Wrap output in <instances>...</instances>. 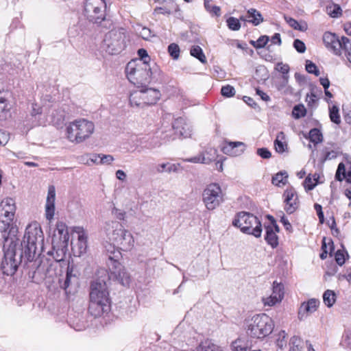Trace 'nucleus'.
Instances as JSON below:
<instances>
[{"label":"nucleus","instance_id":"obj_1","mask_svg":"<svg viewBox=\"0 0 351 351\" xmlns=\"http://www.w3.org/2000/svg\"><path fill=\"white\" fill-rule=\"evenodd\" d=\"M99 277L91 284L88 311L94 317H99L110 310L108 282L110 280L106 270L98 271Z\"/></svg>","mask_w":351,"mask_h":351},{"label":"nucleus","instance_id":"obj_2","mask_svg":"<svg viewBox=\"0 0 351 351\" xmlns=\"http://www.w3.org/2000/svg\"><path fill=\"white\" fill-rule=\"evenodd\" d=\"M103 231L112 245L106 249L107 256H112L114 250L123 252L130 251L134 246V239L132 233L124 228L117 221H108L103 227Z\"/></svg>","mask_w":351,"mask_h":351},{"label":"nucleus","instance_id":"obj_3","mask_svg":"<svg viewBox=\"0 0 351 351\" xmlns=\"http://www.w3.org/2000/svg\"><path fill=\"white\" fill-rule=\"evenodd\" d=\"M44 235L40 224L33 221L25 228L21 242V249L27 261L32 262L38 257L43 249Z\"/></svg>","mask_w":351,"mask_h":351},{"label":"nucleus","instance_id":"obj_4","mask_svg":"<svg viewBox=\"0 0 351 351\" xmlns=\"http://www.w3.org/2000/svg\"><path fill=\"white\" fill-rule=\"evenodd\" d=\"M2 237L4 239V257L1 263V269L4 274L12 276L14 274L19 265L23 260L27 261L23 255V252L20 249L19 250V252H17V243L15 237H8L2 234Z\"/></svg>","mask_w":351,"mask_h":351},{"label":"nucleus","instance_id":"obj_5","mask_svg":"<svg viewBox=\"0 0 351 351\" xmlns=\"http://www.w3.org/2000/svg\"><path fill=\"white\" fill-rule=\"evenodd\" d=\"M247 333L252 338L263 339L274 330V324L265 313L256 314L246 320Z\"/></svg>","mask_w":351,"mask_h":351},{"label":"nucleus","instance_id":"obj_6","mask_svg":"<svg viewBox=\"0 0 351 351\" xmlns=\"http://www.w3.org/2000/svg\"><path fill=\"white\" fill-rule=\"evenodd\" d=\"M16 210L15 199L7 197L0 202V232L2 234L9 237L12 234L15 237L16 229L13 226L12 221Z\"/></svg>","mask_w":351,"mask_h":351},{"label":"nucleus","instance_id":"obj_7","mask_svg":"<svg viewBox=\"0 0 351 351\" xmlns=\"http://www.w3.org/2000/svg\"><path fill=\"white\" fill-rule=\"evenodd\" d=\"M94 123L85 119H76L66 126V136L69 141L80 143L88 138L94 132Z\"/></svg>","mask_w":351,"mask_h":351},{"label":"nucleus","instance_id":"obj_8","mask_svg":"<svg viewBox=\"0 0 351 351\" xmlns=\"http://www.w3.org/2000/svg\"><path fill=\"white\" fill-rule=\"evenodd\" d=\"M127 35L123 28H114L107 32L104 38L101 49L109 55L120 53L126 46Z\"/></svg>","mask_w":351,"mask_h":351},{"label":"nucleus","instance_id":"obj_9","mask_svg":"<svg viewBox=\"0 0 351 351\" xmlns=\"http://www.w3.org/2000/svg\"><path fill=\"white\" fill-rule=\"evenodd\" d=\"M232 225L240 228L241 231L245 234L253 235L256 238L261 236V223L258 217L250 213H238L232 221Z\"/></svg>","mask_w":351,"mask_h":351},{"label":"nucleus","instance_id":"obj_10","mask_svg":"<svg viewBox=\"0 0 351 351\" xmlns=\"http://www.w3.org/2000/svg\"><path fill=\"white\" fill-rule=\"evenodd\" d=\"M125 72L128 79L135 85L149 82L152 75V68L149 64H138L136 61L128 63Z\"/></svg>","mask_w":351,"mask_h":351},{"label":"nucleus","instance_id":"obj_11","mask_svg":"<svg viewBox=\"0 0 351 351\" xmlns=\"http://www.w3.org/2000/svg\"><path fill=\"white\" fill-rule=\"evenodd\" d=\"M106 4L104 0H86L84 14L86 18L95 23H100L106 19Z\"/></svg>","mask_w":351,"mask_h":351},{"label":"nucleus","instance_id":"obj_12","mask_svg":"<svg viewBox=\"0 0 351 351\" xmlns=\"http://www.w3.org/2000/svg\"><path fill=\"white\" fill-rule=\"evenodd\" d=\"M203 202L208 210H214L223 202V193L220 186L215 183L208 184L202 193Z\"/></svg>","mask_w":351,"mask_h":351},{"label":"nucleus","instance_id":"obj_13","mask_svg":"<svg viewBox=\"0 0 351 351\" xmlns=\"http://www.w3.org/2000/svg\"><path fill=\"white\" fill-rule=\"evenodd\" d=\"M121 256V253L114 250L112 252V256L109 255L108 265L120 283L123 286H127L130 282V277L125 268L118 262Z\"/></svg>","mask_w":351,"mask_h":351},{"label":"nucleus","instance_id":"obj_14","mask_svg":"<svg viewBox=\"0 0 351 351\" xmlns=\"http://www.w3.org/2000/svg\"><path fill=\"white\" fill-rule=\"evenodd\" d=\"M323 41L326 47L337 56H341V51L346 47L349 39L342 36L341 39L331 32H326L323 35Z\"/></svg>","mask_w":351,"mask_h":351},{"label":"nucleus","instance_id":"obj_15","mask_svg":"<svg viewBox=\"0 0 351 351\" xmlns=\"http://www.w3.org/2000/svg\"><path fill=\"white\" fill-rule=\"evenodd\" d=\"M73 232L77 234V240L72 243V251L76 256H81L86 252L88 247L87 232L80 226L73 228Z\"/></svg>","mask_w":351,"mask_h":351},{"label":"nucleus","instance_id":"obj_16","mask_svg":"<svg viewBox=\"0 0 351 351\" xmlns=\"http://www.w3.org/2000/svg\"><path fill=\"white\" fill-rule=\"evenodd\" d=\"M69 241V233L67 226L62 221L57 222L52 237V245L68 246Z\"/></svg>","mask_w":351,"mask_h":351},{"label":"nucleus","instance_id":"obj_17","mask_svg":"<svg viewBox=\"0 0 351 351\" xmlns=\"http://www.w3.org/2000/svg\"><path fill=\"white\" fill-rule=\"evenodd\" d=\"M172 128L175 131L174 136L167 138V141L174 140L176 136L178 135L184 138L191 137L192 134V128L189 123L182 117L178 118L174 120L172 123Z\"/></svg>","mask_w":351,"mask_h":351},{"label":"nucleus","instance_id":"obj_18","mask_svg":"<svg viewBox=\"0 0 351 351\" xmlns=\"http://www.w3.org/2000/svg\"><path fill=\"white\" fill-rule=\"evenodd\" d=\"M284 297V286L281 283L274 282L271 294L268 297L262 298L265 306H273L280 303Z\"/></svg>","mask_w":351,"mask_h":351},{"label":"nucleus","instance_id":"obj_19","mask_svg":"<svg viewBox=\"0 0 351 351\" xmlns=\"http://www.w3.org/2000/svg\"><path fill=\"white\" fill-rule=\"evenodd\" d=\"M268 218L271 221V224L265 227L266 234L265 239L268 245H271L272 248H275L278 245L277 232H279L280 229L272 216H268Z\"/></svg>","mask_w":351,"mask_h":351},{"label":"nucleus","instance_id":"obj_20","mask_svg":"<svg viewBox=\"0 0 351 351\" xmlns=\"http://www.w3.org/2000/svg\"><path fill=\"white\" fill-rule=\"evenodd\" d=\"M285 210L289 214L293 213L299 206L298 197L294 189H287L284 194Z\"/></svg>","mask_w":351,"mask_h":351},{"label":"nucleus","instance_id":"obj_21","mask_svg":"<svg viewBox=\"0 0 351 351\" xmlns=\"http://www.w3.org/2000/svg\"><path fill=\"white\" fill-rule=\"evenodd\" d=\"M319 304V301L314 298L310 299L306 302H302L298 309V319L300 320L305 319L309 315L317 311Z\"/></svg>","mask_w":351,"mask_h":351},{"label":"nucleus","instance_id":"obj_22","mask_svg":"<svg viewBox=\"0 0 351 351\" xmlns=\"http://www.w3.org/2000/svg\"><path fill=\"white\" fill-rule=\"evenodd\" d=\"M245 149V145L239 141H226L222 147V152L230 156H238L241 155Z\"/></svg>","mask_w":351,"mask_h":351},{"label":"nucleus","instance_id":"obj_23","mask_svg":"<svg viewBox=\"0 0 351 351\" xmlns=\"http://www.w3.org/2000/svg\"><path fill=\"white\" fill-rule=\"evenodd\" d=\"M56 188L53 185L48 187L47 196L45 204V217L51 220L55 214Z\"/></svg>","mask_w":351,"mask_h":351},{"label":"nucleus","instance_id":"obj_24","mask_svg":"<svg viewBox=\"0 0 351 351\" xmlns=\"http://www.w3.org/2000/svg\"><path fill=\"white\" fill-rule=\"evenodd\" d=\"M217 156V151L215 149L210 148L204 153H201L198 156L186 158L184 160L193 163H204L209 164L213 161Z\"/></svg>","mask_w":351,"mask_h":351},{"label":"nucleus","instance_id":"obj_25","mask_svg":"<svg viewBox=\"0 0 351 351\" xmlns=\"http://www.w3.org/2000/svg\"><path fill=\"white\" fill-rule=\"evenodd\" d=\"M141 90L143 95L145 106L154 105L160 99L161 93L158 89L142 88Z\"/></svg>","mask_w":351,"mask_h":351},{"label":"nucleus","instance_id":"obj_26","mask_svg":"<svg viewBox=\"0 0 351 351\" xmlns=\"http://www.w3.org/2000/svg\"><path fill=\"white\" fill-rule=\"evenodd\" d=\"M129 99L132 107L143 108L145 106L143 95L141 89L131 93Z\"/></svg>","mask_w":351,"mask_h":351},{"label":"nucleus","instance_id":"obj_27","mask_svg":"<svg viewBox=\"0 0 351 351\" xmlns=\"http://www.w3.org/2000/svg\"><path fill=\"white\" fill-rule=\"evenodd\" d=\"M241 19L244 21L252 23L254 25H259L263 19L261 13L255 9L251 8L247 11V14L245 16H241Z\"/></svg>","mask_w":351,"mask_h":351},{"label":"nucleus","instance_id":"obj_28","mask_svg":"<svg viewBox=\"0 0 351 351\" xmlns=\"http://www.w3.org/2000/svg\"><path fill=\"white\" fill-rule=\"evenodd\" d=\"M274 147L276 152L282 154L288 149V145L286 141L285 134L283 132L277 134L276 140L274 141Z\"/></svg>","mask_w":351,"mask_h":351},{"label":"nucleus","instance_id":"obj_29","mask_svg":"<svg viewBox=\"0 0 351 351\" xmlns=\"http://www.w3.org/2000/svg\"><path fill=\"white\" fill-rule=\"evenodd\" d=\"M53 252L51 254L56 262H60L64 260L68 250V246L60 245H52Z\"/></svg>","mask_w":351,"mask_h":351},{"label":"nucleus","instance_id":"obj_30","mask_svg":"<svg viewBox=\"0 0 351 351\" xmlns=\"http://www.w3.org/2000/svg\"><path fill=\"white\" fill-rule=\"evenodd\" d=\"M76 276L73 274V268L68 267L66 276L64 279L59 278L58 282L62 289L67 291L68 288L71 284L73 280H75Z\"/></svg>","mask_w":351,"mask_h":351},{"label":"nucleus","instance_id":"obj_31","mask_svg":"<svg viewBox=\"0 0 351 351\" xmlns=\"http://www.w3.org/2000/svg\"><path fill=\"white\" fill-rule=\"evenodd\" d=\"M319 176L317 173L313 175H308L304 181V186L306 190H313L315 186L319 183Z\"/></svg>","mask_w":351,"mask_h":351},{"label":"nucleus","instance_id":"obj_32","mask_svg":"<svg viewBox=\"0 0 351 351\" xmlns=\"http://www.w3.org/2000/svg\"><path fill=\"white\" fill-rule=\"evenodd\" d=\"M248 349L247 342L242 338H237L231 343L232 351H249Z\"/></svg>","mask_w":351,"mask_h":351},{"label":"nucleus","instance_id":"obj_33","mask_svg":"<svg viewBox=\"0 0 351 351\" xmlns=\"http://www.w3.org/2000/svg\"><path fill=\"white\" fill-rule=\"evenodd\" d=\"M289 351H302L303 341L298 336H293L289 340Z\"/></svg>","mask_w":351,"mask_h":351},{"label":"nucleus","instance_id":"obj_34","mask_svg":"<svg viewBox=\"0 0 351 351\" xmlns=\"http://www.w3.org/2000/svg\"><path fill=\"white\" fill-rule=\"evenodd\" d=\"M10 117V108L8 106V101L0 95V120H5Z\"/></svg>","mask_w":351,"mask_h":351},{"label":"nucleus","instance_id":"obj_35","mask_svg":"<svg viewBox=\"0 0 351 351\" xmlns=\"http://www.w3.org/2000/svg\"><path fill=\"white\" fill-rule=\"evenodd\" d=\"M287 178H288V174L286 171H280L278 173H276L273 178H272V184L280 186H284L287 182Z\"/></svg>","mask_w":351,"mask_h":351},{"label":"nucleus","instance_id":"obj_36","mask_svg":"<svg viewBox=\"0 0 351 351\" xmlns=\"http://www.w3.org/2000/svg\"><path fill=\"white\" fill-rule=\"evenodd\" d=\"M323 300L328 307H331L336 301V295L332 290H326L323 295Z\"/></svg>","mask_w":351,"mask_h":351},{"label":"nucleus","instance_id":"obj_37","mask_svg":"<svg viewBox=\"0 0 351 351\" xmlns=\"http://www.w3.org/2000/svg\"><path fill=\"white\" fill-rule=\"evenodd\" d=\"M190 53L192 56L198 59L202 63L206 62V58L199 46H193L191 49Z\"/></svg>","mask_w":351,"mask_h":351},{"label":"nucleus","instance_id":"obj_38","mask_svg":"<svg viewBox=\"0 0 351 351\" xmlns=\"http://www.w3.org/2000/svg\"><path fill=\"white\" fill-rule=\"evenodd\" d=\"M197 351H222L219 347L211 341H206L202 343L197 349Z\"/></svg>","mask_w":351,"mask_h":351},{"label":"nucleus","instance_id":"obj_39","mask_svg":"<svg viewBox=\"0 0 351 351\" xmlns=\"http://www.w3.org/2000/svg\"><path fill=\"white\" fill-rule=\"evenodd\" d=\"M329 117L330 121L334 123L337 125L341 123V117L339 114V110L337 106H332L329 108Z\"/></svg>","mask_w":351,"mask_h":351},{"label":"nucleus","instance_id":"obj_40","mask_svg":"<svg viewBox=\"0 0 351 351\" xmlns=\"http://www.w3.org/2000/svg\"><path fill=\"white\" fill-rule=\"evenodd\" d=\"M308 138L313 143L317 144L322 141L323 136L319 130H318L317 128H313L309 132Z\"/></svg>","mask_w":351,"mask_h":351},{"label":"nucleus","instance_id":"obj_41","mask_svg":"<svg viewBox=\"0 0 351 351\" xmlns=\"http://www.w3.org/2000/svg\"><path fill=\"white\" fill-rule=\"evenodd\" d=\"M287 334L285 330H281L277 335L276 345L280 350H283L287 346Z\"/></svg>","mask_w":351,"mask_h":351},{"label":"nucleus","instance_id":"obj_42","mask_svg":"<svg viewBox=\"0 0 351 351\" xmlns=\"http://www.w3.org/2000/svg\"><path fill=\"white\" fill-rule=\"evenodd\" d=\"M276 70L282 74V78L286 81H289V76L288 75L289 72V66L287 64H283L282 62H278L276 66Z\"/></svg>","mask_w":351,"mask_h":351},{"label":"nucleus","instance_id":"obj_43","mask_svg":"<svg viewBox=\"0 0 351 351\" xmlns=\"http://www.w3.org/2000/svg\"><path fill=\"white\" fill-rule=\"evenodd\" d=\"M138 55L140 58L138 64H149L150 58L147 53V51L144 49H140L138 50Z\"/></svg>","mask_w":351,"mask_h":351},{"label":"nucleus","instance_id":"obj_44","mask_svg":"<svg viewBox=\"0 0 351 351\" xmlns=\"http://www.w3.org/2000/svg\"><path fill=\"white\" fill-rule=\"evenodd\" d=\"M293 116L295 119H300L306 115V109L303 105L295 106L292 112Z\"/></svg>","mask_w":351,"mask_h":351},{"label":"nucleus","instance_id":"obj_45","mask_svg":"<svg viewBox=\"0 0 351 351\" xmlns=\"http://www.w3.org/2000/svg\"><path fill=\"white\" fill-rule=\"evenodd\" d=\"M269 38L267 36H261L256 41H252L251 44L256 49L264 47Z\"/></svg>","mask_w":351,"mask_h":351},{"label":"nucleus","instance_id":"obj_46","mask_svg":"<svg viewBox=\"0 0 351 351\" xmlns=\"http://www.w3.org/2000/svg\"><path fill=\"white\" fill-rule=\"evenodd\" d=\"M327 11L328 14L333 18H337L341 14V8L338 5L328 7Z\"/></svg>","mask_w":351,"mask_h":351},{"label":"nucleus","instance_id":"obj_47","mask_svg":"<svg viewBox=\"0 0 351 351\" xmlns=\"http://www.w3.org/2000/svg\"><path fill=\"white\" fill-rule=\"evenodd\" d=\"M226 22L228 27L232 30L237 31L241 27L239 21L234 17H230L229 19H227Z\"/></svg>","mask_w":351,"mask_h":351},{"label":"nucleus","instance_id":"obj_48","mask_svg":"<svg viewBox=\"0 0 351 351\" xmlns=\"http://www.w3.org/2000/svg\"><path fill=\"white\" fill-rule=\"evenodd\" d=\"M168 51L173 59H178L180 55L179 46L176 43H171L168 47Z\"/></svg>","mask_w":351,"mask_h":351},{"label":"nucleus","instance_id":"obj_49","mask_svg":"<svg viewBox=\"0 0 351 351\" xmlns=\"http://www.w3.org/2000/svg\"><path fill=\"white\" fill-rule=\"evenodd\" d=\"M176 171L175 165H171L169 163H162L158 166L157 171L159 173H163L165 171L171 172Z\"/></svg>","mask_w":351,"mask_h":351},{"label":"nucleus","instance_id":"obj_50","mask_svg":"<svg viewBox=\"0 0 351 351\" xmlns=\"http://www.w3.org/2000/svg\"><path fill=\"white\" fill-rule=\"evenodd\" d=\"M221 93L224 97H230L235 95V89L230 85L223 86L221 88Z\"/></svg>","mask_w":351,"mask_h":351},{"label":"nucleus","instance_id":"obj_51","mask_svg":"<svg viewBox=\"0 0 351 351\" xmlns=\"http://www.w3.org/2000/svg\"><path fill=\"white\" fill-rule=\"evenodd\" d=\"M306 70L308 73H313L316 76L319 75V71L318 70L317 66L310 60H306Z\"/></svg>","mask_w":351,"mask_h":351},{"label":"nucleus","instance_id":"obj_52","mask_svg":"<svg viewBox=\"0 0 351 351\" xmlns=\"http://www.w3.org/2000/svg\"><path fill=\"white\" fill-rule=\"evenodd\" d=\"M342 344L351 350V330L345 331L343 336Z\"/></svg>","mask_w":351,"mask_h":351},{"label":"nucleus","instance_id":"obj_53","mask_svg":"<svg viewBox=\"0 0 351 351\" xmlns=\"http://www.w3.org/2000/svg\"><path fill=\"white\" fill-rule=\"evenodd\" d=\"M345 254H347L346 252H344L343 250H338L337 252L335 253V258L337 263L339 265H342L346 261L345 258Z\"/></svg>","mask_w":351,"mask_h":351},{"label":"nucleus","instance_id":"obj_54","mask_svg":"<svg viewBox=\"0 0 351 351\" xmlns=\"http://www.w3.org/2000/svg\"><path fill=\"white\" fill-rule=\"evenodd\" d=\"M293 47L295 50L300 53H303L306 51V45L304 43L299 39H295L294 40Z\"/></svg>","mask_w":351,"mask_h":351},{"label":"nucleus","instance_id":"obj_55","mask_svg":"<svg viewBox=\"0 0 351 351\" xmlns=\"http://www.w3.org/2000/svg\"><path fill=\"white\" fill-rule=\"evenodd\" d=\"M347 172L346 171L345 165L343 163H340L338 166L337 172H336V179L341 181L343 180L342 177H343V175H346Z\"/></svg>","mask_w":351,"mask_h":351},{"label":"nucleus","instance_id":"obj_56","mask_svg":"<svg viewBox=\"0 0 351 351\" xmlns=\"http://www.w3.org/2000/svg\"><path fill=\"white\" fill-rule=\"evenodd\" d=\"M140 36L144 39V40H149L152 37L154 36V34H152L151 30L145 27H143L139 32Z\"/></svg>","mask_w":351,"mask_h":351},{"label":"nucleus","instance_id":"obj_57","mask_svg":"<svg viewBox=\"0 0 351 351\" xmlns=\"http://www.w3.org/2000/svg\"><path fill=\"white\" fill-rule=\"evenodd\" d=\"M256 153L258 156L264 159L270 158L271 156V153L270 151L265 147L258 149Z\"/></svg>","mask_w":351,"mask_h":351},{"label":"nucleus","instance_id":"obj_58","mask_svg":"<svg viewBox=\"0 0 351 351\" xmlns=\"http://www.w3.org/2000/svg\"><path fill=\"white\" fill-rule=\"evenodd\" d=\"M114 160V158L112 155L101 154V165H110Z\"/></svg>","mask_w":351,"mask_h":351},{"label":"nucleus","instance_id":"obj_59","mask_svg":"<svg viewBox=\"0 0 351 351\" xmlns=\"http://www.w3.org/2000/svg\"><path fill=\"white\" fill-rule=\"evenodd\" d=\"M286 21L287 22V23L293 28H294L295 29H299V30H302L300 25L299 24V23L295 20L293 18H291V17H287V16H285V17Z\"/></svg>","mask_w":351,"mask_h":351},{"label":"nucleus","instance_id":"obj_60","mask_svg":"<svg viewBox=\"0 0 351 351\" xmlns=\"http://www.w3.org/2000/svg\"><path fill=\"white\" fill-rule=\"evenodd\" d=\"M212 16H219L221 15V9L219 6L209 5V8L206 9Z\"/></svg>","mask_w":351,"mask_h":351},{"label":"nucleus","instance_id":"obj_61","mask_svg":"<svg viewBox=\"0 0 351 351\" xmlns=\"http://www.w3.org/2000/svg\"><path fill=\"white\" fill-rule=\"evenodd\" d=\"M55 267L56 266L52 263L48 265L45 272L46 278H53V276L56 274L55 271Z\"/></svg>","mask_w":351,"mask_h":351},{"label":"nucleus","instance_id":"obj_62","mask_svg":"<svg viewBox=\"0 0 351 351\" xmlns=\"http://www.w3.org/2000/svg\"><path fill=\"white\" fill-rule=\"evenodd\" d=\"M112 214L118 219L123 220L125 217V213L122 210L117 208L116 207H113L112 210Z\"/></svg>","mask_w":351,"mask_h":351},{"label":"nucleus","instance_id":"obj_63","mask_svg":"<svg viewBox=\"0 0 351 351\" xmlns=\"http://www.w3.org/2000/svg\"><path fill=\"white\" fill-rule=\"evenodd\" d=\"M314 207L317 213V215H318V217L319 219V222L321 223H323L324 221V213L322 211V206L318 204H315Z\"/></svg>","mask_w":351,"mask_h":351},{"label":"nucleus","instance_id":"obj_64","mask_svg":"<svg viewBox=\"0 0 351 351\" xmlns=\"http://www.w3.org/2000/svg\"><path fill=\"white\" fill-rule=\"evenodd\" d=\"M41 112H42V108L40 107V106L38 105L37 104H32L31 115L33 117H35L36 115L41 114Z\"/></svg>","mask_w":351,"mask_h":351}]
</instances>
